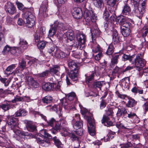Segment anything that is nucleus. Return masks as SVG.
Returning <instances> with one entry per match:
<instances>
[{"label": "nucleus", "instance_id": "obj_30", "mask_svg": "<svg viewBox=\"0 0 148 148\" xmlns=\"http://www.w3.org/2000/svg\"><path fill=\"white\" fill-rule=\"evenodd\" d=\"M51 28L49 29V35L50 36H53L56 32L59 33V31H58V29H57L55 26H53V25H51Z\"/></svg>", "mask_w": 148, "mask_h": 148}, {"label": "nucleus", "instance_id": "obj_24", "mask_svg": "<svg viewBox=\"0 0 148 148\" xmlns=\"http://www.w3.org/2000/svg\"><path fill=\"white\" fill-rule=\"evenodd\" d=\"M101 122L102 123H105V125L107 126H111L112 124V123L110 120L109 117L105 115H104L103 116Z\"/></svg>", "mask_w": 148, "mask_h": 148}, {"label": "nucleus", "instance_id": "obj_52", "mask_svg": "<svg viewBox=\"0 0 148 148\" xmlns=\"http://www.w3.org/2000/svg\"><path fill=\"white\" fill-rule=\"evenodd\" d=\"M11 47L8 45H6L4 48L2 52L4 55L10 52Z\"/></svg>", "mask_w": 148, "mask_h": 148}, {"label": "nucleus", "instance_id": "obj_3", "mask_svg": "<svg viewBox=\"0 0 148 148\" xmlns=\"http://www.w3.org/2000/svg\"><path fill=\"white\" fill-rule=\"evenodd\" d=\"M59 84L53 83L48 82L45 83L42 86L43 89L46 91H49L51 90H59L60 88V86Z\"/></svg>", "mask_w": 148, "mask_h": 148}, {"label": "nucleus", "instance_id": "obj_44", "mask_svg": "<svg viewBox=\"0 0 148 148\" xmlns=\"http://www.w3.org/2000/svg\"><path fill=\"white\" fill-rule=\"evenodd\" d=\"M40 135L43 136L48 137L50 139L52 138V136L50 134L47 132V131L46 130L43 129L41 130L40 132Z\"/></svg>", "mask_w": 148, "mask_h": 148}, {"label": "nucleus", "instance_id": "obj_37", "mask_svg": "<svg viewBox=\"0 0 148 148\" xmlns=\"http://www.w3.org/2000/svg\"><path fill=\"white\" fill-rule=\"evenodd\" d=\"M14 133H15L16 135L19 136H26L27 134V133L23 131L17 130L16 128L12 129Z\"/></svg>", "mask_w": 148, "mask_h": 148}, {"label": "nucleus", "instance_id": "obj_14", "mask_svg": "<svg viewBox=\"0 0 148 148\" xmlns=\"http://www.w3.org/2000/svg\"><path fill=\"white\" fill-rule=\"evenodd\" d=\"M3 141L0 140V147H5L6 148H9L10 147L11 142L5 136L3 138Z\"/></svg>", "mask_w": 148, "mask_h": 148}, {"label": "nucleus", "instance_id": "obj_15", "mask_svg": "<svg viewBox=\"0 0 148 148\" xmlns=\"http://www.w3.org/2000/svg\"><path fill=\"white\" fill-rule=\"evenodd\" d=\"M68 65L71 70H79V67L74 61L72 60H69L68 61Z\"/></svg>", "mask_w": 148, "mask_h": 148}, {"label": "nucleus", "instance_id": "obj_35", "mask_svg": "<svg viewBox=\"0 0 148 148\" xmlns=\"http://www.w3.org/2000/svg\"><path fill=\"white\" fill-rule=\"evenodd\" d=\"M19 44L21 47L23 49H25L28 47V44L27 42L23 39H20Z\"/></svg>", "mask_w": 148, "mask_h": 148}, {"label": "nucleus", "instance_id": "obj_39", "mask_svg": "<svg viewBox=\"0 0 148 148\" xmlns=\"http://www.w3.org/2000/svg\"><path fill=\"white\" fill-rule=\"evenodd\" d=\"M104 84V82L103 81L96 82L93 83V87L95 88H98L101 90L103 84Z\"/></svg>", "mask_w": 148, "mask_h": 148}, {"label": "nucleus", "instance_id": "obj_63", "mask_svg": "<svg viewBox=\"0 0 148 148\" xmlns=\"http://www.w3.org/2000/svg\"><path fill=\"white\" fill-rule=\"evenodd\" d=\"M107 103L105 100L102 99L100 102V108L101 109H103L105 107Z\"/></svg>", "mask_w": 148, "mask_h": 148}, {"label": "nucleus", "instance_id": "obj_43", "mask_svg": "<svg viewBox=\"0 0 148 148\" xmlns=\"http://www.w3.org/2000/svg\"><path fill=\"white\" fill-rule=\"evenodd\" d=\"M130 29L122 28L121 30V32L124 37L128 36L130 34Z\"/></svg>", "mask_w": 148, "mask_h": 148}, {"label": "nucleus", "instance_id": "obj_28", "mask_svg": "<svg viewBox=\"0 0 148 148\" xmlns=\"http://www.w3.org/2000/svg\"><path fill=\"white\" fill-rule=\"evenodd\" d=\"M52 97L49 95H47L43 97L42 99V101L43 103L47 105L51 103L52 101Z\"/></svg>", "mask_w": 148, "mask_h": 148}, {"label": "nucleus", "instance_id": "obj_40", "mask_svg": "<svg viewBox=\"0 0 148 148\" xmlns=\"http://www.w3.org/2000/svg\"><path fill=\"white\" fill-rule=\"evenodd\" d=\"M29 82V84L34 87L37 88L39 86L38 83L32 77H30Z\"/></svg>", "mask_w": 148, "mask_h": 148}, {"label": "nucleus", "instance_id": "obj_25", "mask_svg": "<svg viewBox=\"0 0 148 148\" xmlns=\"http://www.w3.org/2000/svg\"><path fill=\"white\" fill-rule=\"evenodd\" d=\"M66 33V36L67 37V41L68 42L70 41H75L74 40L75 36L74 35V33L73 31L71 30H70L67 31Z\"/></svg>", "mask_w": 148, "mask_h": 148}, {"label": "nucleus", "instance_id": "obj_29", "mask_svg": "<svg viewBox=\"0 0 148 148\" xmlns=\"http://www.w3.org/2000/svg\"><path fill=\"white\" fill-rule=\"evenodd\" d=\"M137 101L131 98L129 99L127 103L126 104V106L128 107L132 108L135 106L137 104Z\"/></svg>", "mask_w": 148, "mask_h": 148}, {"label": "nucleus", "instance_id": "obj_9", "mask_svg": "<svg viewBox=\"0 0 148 148\" xmlns=\"http://www.w3.org/2000/svg\"><path fill=\"white\" fill-rule=\"evenodd\" d=\"M74 119L77 121L73 125L74 129H77L82 127L83 125V121L81 120L80 115L79 114H76L75 115Z\"/></svg>", "mask_w": 148, "mask_h": 148}, {"label": "nucleus", "instance_id": "obj_55", "mask_svg": "<svg viewBox=\"0 0 148 148\" xmlns=\"http://www.w3.org/2000/svg\"><path fill=\"white\" fill-rule=\"evenodd\" d=\"M95 76V74L92 73L91 75L86 78V81L87 83H90L93 79Z\"/></svg>", "mask_w": 148, "mask_h": 148}, {"label": "nucleus", "instance_id": "obj_4", "mask_svg": "<svg viewBox=\"0 0 148 148\" xmlns=\"http://www.w3.org/2000/svg\"><path fill=\"white\" fill-rule=\"evenodd\" d=\"M76 38L79 42L77 47L80 48L81 47H84L86 41V37L83 33H78L76 35Z\"/></svg>", "mask_w": 148, "mask_h": 148}, {"label": "nucleus", "instance_id": "obj_47", "mask_svg": "<svg viewBox=\"0 0 148 148\" xmlns=\"http://www.w3.org/2000/svg\"><path fill=\"white\" fill-rule=\"evenodd\" d=\"M40 36L41 35L38 33H37L35 34L34 40L36 42H38L43 39L44 37H41Z\"/></svg>", "mask_w": 148, "mask_h": 148}, {"label": "nucleus", "instance_id": "obj_64", "mask_svg": "<svg viewBox=\"0 0 148 148\" xmlns=\"http://www.w3.org/2000/svg\"><path fill=\"white\" fill-rule=\"evenodd\" d=\"M17 51H18V49L17 48L15 47H11L10 52L13 55H16Z\"/></svg>", "mask_w": 148, "mask_h": 148}, {"label": "nucleus", "instance_id": "obj_20", "mask_svg": "<svg viewBox=\"0 0 148 148\" xmlns=\"http://www.w3.org/2000/svg\"><path fill=\"white\" fill-rule=\"evenodd\" d=\"M72 15L73 17L76 19H79L81 18L82 14L81 9L79 8H75L74 11L72 13Z\"/></svg>", "mask_w": 148, "mask_h": 148}, {"label": "nucleus", "instance_id": "obj_38", "mask_svg": "<svg viewBox=\"0 0 148 148\" xmlns=\"http://www.w3.org/2000/svg\"><path fill=\"white\" fill-rule=\"evenodd\" d=\"M81 111V114L82 115L87 116V119L88 117H90L92 118L91 116L92 115V114L90 113V112H88L87 110L86 109L84 108L82 109Z\"/></svg>", "mask_w": 148, "mask_h": 148}, {"label": "nucleus", "instance_id": "obj_8", "mask_svg": "<svg viewBox=\"0 0 148 148\" xmlns=\"http://www.w3.org/2000/svg\"><path fill=\"white\" fill-rule=\"evenodd\" d=\"M5 9L6 12L10 14H14L16 12L14 5L10 2H8L6 3Z\"/></svg>", "mask_w": 148, "mask_h": 148}, {"label": "nucleus", "instance_id": "obj_53", "mask_svg": "<svg viewBox=\"0 0 148 148\" xmlns=\"http://www.w3.org/2000/svg\"><path fill=\"white\" fill-rule=\"evenodd\" d=\"M46 121H47L48 125L52 127H53V126L54 123H55L56 122L55 120L53 118H51L48 121H47L46 118Z\"/></svg>", "mask_w": 148, "mask_h": 148}, {"label": "nucleus", "instance_id": "obj_61", "mask_svg": "<svg viewBox=\"0 0 148 148\" xmlns=\"http://www.w3.org/2000/svg\"><path fill=\"white\" fill-rule=\"evenodd\" d=\"M110 14L109 12L106 11H105L103 14V17L107 21H109V18H108Z\"/></svg>", "mask_w": 148, "mask_h": 148}, {"label": "nucleus", "instance_id": "obj_10", "mask_svg": "<svg viewBox=\"0 0 148 148\" xmlns=\"http://www.w3.org/2000/svg\"><path fill=\"white\" fill-rule=\"evenodd\" d=\"M145 0L141 1L140 2L138 3V10H137L138 11V13L140 14V16H142L145 12V9L146 8V2Z\"/></svg>", "mask_w": 148, "mask_h": 148}, {"label": "nucleus", "instance_id": "obj_2", "mask_svg": "<svg viewBox=\"0 0 148 148\" xmlns=\"http://www.w3.org/2000/svg\"><path fill=\"white\" fill-rule=\"evenodd\" d=\"M87 121L88 132L90 135L93 136L96 134L95 120L92 118L88 117Z\"/></svg>", "mask_w": 148, "mask_h": 148}, {"label": "nucleus", "instance_id": "obj_50", "mask_svg": "<svg viewBox=\"0 0 148 148\" xmlns=\"http://www.w3.org/2000/svg\"><path fill=\"white\" fill-rule=\"evenodd\" d=\"M15 67V64L11 65L8 66L6 69V71L7 72H10V73H9L8 74L7 73V74L10 75L12 73V72L13 69H14Z\"/></svg>", "mask_w": 148, "mask_h": 148}, {"label": "nucleus", "instance_id": "obj_11", "mask_svg": "<svg viewBox=\"0 0 148 148\" xmlns=\"http://www.w3.org/2000/svg\"><path fill=\"white\" fill-rule=\"evenodd\" d=\"M8 124L10 125L12 130L16 128L18 124V120L17 119L12 117L10 118L8 121Z\"/></svg>", "mask_w": 148, "mask_h": 148}, {"label": "nucleus", "instance_id": "obj_13", "mask_svg": "<svg viewBox=\"0 0 148 148\" xmlns=\"http://www.w3.org/2000/svg\"><path fill=\"white\" fill-rule=\"evenodd\" d=\"M25 123L26 124V127L27 130L31 132H35L36 131V126L33 124L32 122L26 121Z\"/></svg>", "mask_w": 148, "mask_h": 148}, {"label": "nucleus", "instance_id": "obj_27", "mask_svg": "<svg viewBox=\"0 0 148 148\" xmlns=\"http://www.w3.org/2000/svg\"><path fill=\"white\" fill-rule=\"evenodd\" d=\"M93 4L97 8H101L104 7L103 0H91Z\"/></svg>", "mask_w": 148, "mask_h": 148}, {"label": "nucleus", "instance_id": "obj_19", "mask_svg": "<svg viewBox=\"0 0 148 148\" xmlns=\"http://www.w3.org/2000/svg\"><path fill=\"white\" fill-rule=\"evenodd\" d=\"M60 70V68L59 66L57 65L55 66L50 69V70H49V73L53 75H54L55 74L57 75H60V73L59 71Z\"/></svg>", "mask_w": 148, "mask_h": 148}, {"label": "nucleus", "instance_id": "obj_42", "mask_svg": "<svg viewBox=\"0 0 148 148\" xmlns=\"http://www.w3.org/2000/svg\"><path fill=\"white\" fill-rule=\"evenodd\" d=\"M134 55L130 56L124 54L122 56V58L123 60L124 61L128 60L130 62H131L132 60V58H134Z\"/></svg>", "mask_w": 148, "mask_h": 148}, {"label": "nucleus", "instance_id": "obj_21", "mask_svg": "<svg viewBox=\"0 0 148 148\" xmlns=\"http://www.w3.org/2000/svg\"><path fill=\"white\" fill-rule=\"evenodd\" d=\"M112 40L115 43H117L119 42L120 36L117 30L113 29L112 34Z\"/></svg>", "mask_w": 148, "mask_h": 148}, {"label": "nucleus", "instance_id": "obj_1", "mask_svg": "<svg viewBox=\"0 0 148 148\" xmlns=\"http://www.w3.org/2000/svg\"><path fill=\"white\" fill-rule=\"evenodd\" d=\"M22 19H19L18 21V24L20 25H22L24 23L28 27H32L34 24V16L32 13L28 11L24 12L22 15Z\"/></svg>", "mask_w": 148, "mask_h": 148}, {"label": "nucleus", "instance_id": "obj_36", "mask_svg": "<svg viewBox=\"0 0 148 148\" xmlns=\"http://www.w3.org/2000/svg\"><path fill=\"white\" fill-rule=\"evenodd\" d=\"M127 18L126 17L121 15L117 18V20L119 21V24L121 26L127 22Z\"/></svg>", "mask_w": 148, "mask_h": 148}, {"label": "nucleus", "instance_id": "obj_56", "mask_svg": "<svg viewBox=\"0 0 148 148\" xmlns=\"http://www.w3.org/2000/svg\"><path fill=\"white\" fill-rule=\"evenodd\" d=\"M45 28L43 27H41L40 28L38 33L41 35V37L44 38V34L45 32Z\"/></svg>", "mask_w": 148, "mask_h": 148}, {"label": "nucleus", "instance_id": "obj_16", "mask_svg": "<svg viewBox=\"0 0 148 148\" xmlns=\"http://www.w3.org/2000/svg\"><path fill=\"white\" fill-rule=\"evenodd\" d=\"M79 70H71L68 74V76L73 81H75L78 79L77 76L78 74Z\"/></svg>", "mask_w": 148, "mask_h": 148}, {"label": "nucleus", "instance_id": "obj_26", "mask_svg": "<svg viewBox=\"0 0 148 148\" xmlns=\"http://www.w3.org/2000/svg\"><path fill=\"white\" fill-rule=\"evenodd\" d=\"M91 38L92 41L94 42L93 40H95L97 37L99 36L100 32L98 29H91Z\"/></svg>", "mask_w": 148, "mask_h": 148}, {"label": "nucleus", "instance_id": "obj_46", "mask_svg": "<svg viewBox=\"0 0 148 148\" xmlns=\"http://www.w3.org/2000/svg\"><path fill=\"white\" fill-rule=\"evenodd\" d=\"M37 47L40 49H42L45 47L46 45V43L45 42L43 41L42 40L37 42Z\"/></svg>", "mask_w": 148, "mask_h": 148}, {"label": "nucleus", "instance_id": "obj_57", "mask_svg": "<svg viewBox=\"0 0 148 148\" xmlns=\"http://www.w3.org/2000/svg\"><path fill=\"white\" fill-rule=\"evenodd\" d=\"M93 51L95 53H99V52H102L100 46L99 45H97L95 47L93 48Z\"/></svg>", "mask_w": 148, "mask_h": 148}, {"label": "nucleus", "instance_id": "obj_34", "mask_svg": "<svg viewBox=\"0 0 148 148\" xmlns=\"http://www.w3.org/2000/svg\"><path fill=\"white\" fill-rule=\"evenodd\" d=\"M114 47L112 44H110L109 46L106 54L107 55L111 56L114 52Z\"/></svg>", "mask_w": 148, "mask_h": 148}, {"label": "nucleus", "instance_id": "obj_41", "mask_svg": "<svg viewBox=\"0 0 148 148\" xmlns=\"http://www.w3.org/2000/svg\"><path fill=\"white\" fill-rule=\"evenodd\" d=\"M49 73V70H46L41 73L38 74V76L39 77L45 78L48 76Z\"/></svg>", "mask_w": 148, "mask_h": 148}, {"label": "nucleus", "instance_id": "obj_32", "mask_svg": "<svg viewBox=\"0 0 148 148\" xmlns=\"http://www.w3.org/2000/svg\"><path fill=\"white\" fill-rule=\"evenodd\" d=\"M27 114V112L24 110H20L17 111L15 114V116H24L26 115Z\"/></svg>", "mask_w": 148, "mask_h": 148}, {"label": "nucleus", "instance_id": "obj_7", "mask_svg": "<svg viewBox=\"0 0 148 148\" xmlns=\"http://www.w3.org/2000/svg\"><path fill=\"white\" fill-rule=\"evenodd\" d=\"M136 69L138 71L137 75L138 77L143 76L145 79H148V68H145L142 70V67L140 66H136Z\"/></svg>", "mask_w": 148, "mask_h": 148}, {"label": "nucleus", "instance_id": "obj_51", "mask_svg": "<svg viewBox=\"0 0 148 148\" xmlns=\"http://www.w3.org/2000/svg\"><path fill=\"white\" fill-rule=\"evenodd\" d=\"M107 116H112L113 113V108H109L108 109L105 110Z\"/></svg>", "mask_w": 148, "mask_h": 148}, {"label": "nucleus", "instance_id": "obj_17", "mask_svg": "<svg viewBox=\"0 0 148 148\" xmlns=\"http://www.w3.org/2000/svg\"><path fill=\"white\" fill-rule=\"evenodd\" d=\"M36 141L37 143L45 147H48L49 145L50 142L48 139L45 138L44 140H42L40 138H37Z\"/></svg>", "mask_w": 148, "mask_h": 148}, {"label": "nucleus", "instance_id": "obj_48", "mask_svg": "<svg viewBox=\"0 0 148 148\" xmlns=\"http://www.w3.org/2000/svg\"><path fill=\"white\" fill-rule=\"evenodd\" d=\"M25 97H21L19 96H17L15 97L14 99L12 100V102L13 103H15L18 101H24Z\"/></svg>", "mask_w": 148, "mask_h": 148}, {"label": "nucleus", "instance_id": "obj_23", "mask_svg": "<svg viewBox=\"0 0 148 148\" xmlns=\"http://www.w3.org/2000/svg\"><path fill=\"white\" fill-rule=\"evenodd\" d=\"M52 56H55L58 58H65L66 56L64 52L59 50H56L55 51L54 54L52 53Z\"/></svg>", "mask_w": 148, "mask_h": 148}, {"label": "nucleus", "instance_id": "obj_59", "mask_svg": "<svg viewBox=\"0 0 148 148\" xmlns=\"http://www.w3.org/2000/svg\"><path fill=\"white\" fill-rule=\"evenodd\" d=\"M0 80L1 82L4 84L5 86H8L9 84V81L7 80V79L6 78H3L1 77L0 78Z\"/></svg>", "mask_w": 148, "mask_h": 148}, {"label": "nucleus", "instance_id": "obj_18", "mask_svg": "<svg viewBox=\"0 0 148 148\" xmlns=\"http://www.w3.org/2000/svg\"><path fill=\"white\" fill-rule=\"evenodd\" d=\"M54 25L55 27H56L57 29H58V31H59L61 30H62L63 32H65V30H66L67 27L65 26V25L61 22H59L58 21H55L54 23Z\"/></svg>", "mask_w": 148, "mask_h": 148}, {"label": "nucleus", "instance_id": "obj_60", "mask_svg": "<svg viewBox=\"0 0 148 148\" xmlns=\"http://www.w3.org/2000/svg\"><path fill=\"white\" fill-rule=\"evenodd\" d=\"M132 145L130 142H128L126 144H123L121 145V148H129L132 147Z\"/></svg>", "mask_w": 148, "mask_h": 148}, {"label": "nucleus", "instance_id": "obj_6", "mask_svg": "<svg viewBox=\"0 0 148 148\" xmlns=\"http://www.w3.org/2000/svg\"><path fill=\"white\" fill-rule=\"evenodd\" d=\"M48 3L47 0L43 1L39 10L40 14L44 17L47 16V12L48 11Z\"/></svg>", "mask_w": 148, "mask_h": 148}, {"label": "nucleus", "instance_id": "obj_22", "mask_svg": "<svg viewBox=\"0 0 148 148\" xmlns=\"http://www.w3.org/2000/svg\"><path fill=\"white\" fill-rule=\"evenodd\" d=\"M131 12L130 7L127 4H126L123 7L122 14L124 15H129Z\"/></svg>", "mask_w": 148, "mask_h": 148}, {"label": "nucleus", "instance_id": "obj_49", "mask_svg": "<svg viewBox=\"0 0 148 148\" xmlns=\"http://www.w3.org/2000/svg\"><path fill=\"white\" fill-rule=\"evenodd\" d=\"M51 139H53L55 145L57 147L60 146L61 145V143L56 137H52Z\"/></svg>", "mask_w": 148, "mask_h": 148}, {"label": "nucleus", "instance_id": "obj_31", "mask_svg": "<svg viewBox=\"0 0 148 148\" xmlns=\"http://www.w3.org/2000/svg\"><path fill=\"white\" fill-rule=\"evenodd\" d=\"M119 55H116L115 56L113 57L111 59V63L110 64V66L111 68H113V67L115 64H116L118 63V60L119 58Z\"/></svg>", "mask_w": 148, "mask_h": 148}, {"label": "nucleus", "instance_id": "obj_62", "mask_svg": "<svg viewBox=\"0 0 148 148\" xmlns=\"http://www.w3.org/2000/svg\"><path fill=\"white\" fill-rule=\"evenodd\" d=\"M20 68L22 69L23 70L26 66V62L23 59H22L21 62L19 63Z\"/></svg>", "mask_w": 148, "mask_h": 148}, {"label": "nucleus", "instance_id": "obj_54", "mask_svg": "<svg viewBox=\"0 0 148 148\" xmlns=\"http://www.w3.org/2000/svg\"><path fill=\"white\" fill-rule=\"evenodd\" d=\"M116 1L117 0H108L107 3L108 5L114 7L116 5Z\"/></svg>", "mask_w": 148, "mask_h": 148}, {"label": "nucleus", "instance_id": "obj_5", "mask_svg": "<svg viewBox=\"0 0 148 148\" xmlns=\"http://www.w3.org/2000/svg\"><path fill=\"white\" fill-rule=\"evenodd\" d=\"M86 20L88 21H91L92 22H95L97 20V17L92 10H86L85 12Z\"/></svg>", "mask_w": 148, "mask_h": 148}, {"label": "nucleus", "instance_id": "obj_12", "mask_svg": "<svg viewBox=\"0 0 148 148\" xmlns=\"http://www.w3.org/2000/svg\"><path fill=\"white\" fill-rule=\"evenodd\" d=\"M146 63L145 60L139 56L136 57L135 60V66H140L143 67Z\"/></svg>", "mask_w": 148, "mask_h": 148}, {"label": "nucleus", "instance_id": "obj_58", "mask_svg": "<svg viewBox=\"0 0 148 148\" xmlns=\"http://www.w3.org/2000/svg\"><path fill=\"white\" fill-rule=\"evenodd\" d=\"M143 36L144 37H145L148 32V28L146 27H144L141 30Z\"/></svg>", "mask_w": 148, "mask_h": 148}, {"label": "nucleus", "instance_id": "obj_33", "mask_svg": "<svg viewBox=\"0 0 148 148\" xmlns=\"http://www.w3.org/2000/svg\"><path fill=\"white\" fill-rule=\"evenodd\" d=\"M10 102V101H9L8 103L1 105L0 107L5 111L9 110L11 108V105L9 103Z\"/></svg>", "mask_w": 148, "mask_h": 148}, {"label": "nucleus", "instance_id": "obj_45", "mask_svg": "<svg viewBox=\"0 0 148 148\" xmlns=\"http://www.w3.org/2000/svg\"><path fill=\"white\" fill-rule=\"evenodd\" d=\"M66 97L67 99L69 101H72L75 98L77 99L75 94L74 92H72L69 93L66 95Z\"/></svg>", "mask_w": 148, "mask_h": 148}]
</instances>
